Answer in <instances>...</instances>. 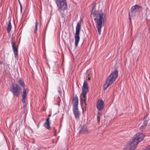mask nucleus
Listing matches in <instances>:
<instances>
[{
  "instance_id": "1",
  "label": "nucleus",
  "mask_w": 150,
  "mask_h": 150,
  "mask_svg": "<svg viewBox=\"0 0 150 150\" xmlns=\"http://www.w3.org/2000/svg\"><path fill=\"white\" fill-rule=\"evenodd\" d=\"M92 15L95 16L94 21L96 23V27L98 29V35H100L101 31L102 24L104 23L105 15L103 12H100L96 14L95 8L93 6L91 13V16Z\"/></svg>"
},
{
  "instance_id": "2",
  "label": "nucleus",
  "mask_w": 150,
  "mask_h": 150,
  "mask_svg": "<svg viewBox=\"0 0 150 150\" xmlns=\"http://www.w3.org/2000/svg\"><path fill=\"white\" fill-rule=\"evenodd\" d=\"M118 76V72L116 70L112 72L106 80L104 86V89H106L116 80Z\"/></svg>"
},
{
  "instance_id": "3",
  "label": "nucleus",
  "mask_w": 150,
  "mask_h": 150,
  "mask_svg": "<svg viewBox=\"0 0 150 150\" xmlns=\"http://www.w3.org/2000/svg\"><path fill=\"white\" fill-rule=\"evenodd\" d=\"M19 86L22 87L23 88V92L21 93V95L22 97L23 107L25 109L26 105L25 101L27 95V89L25 88L26 86L24 81L22 79L19 80Z\"/></svg>"
},
{
  "instance_id": "4",
  "label": "nucleus",
  "mask_w": 150,
  "mask_h": 150,
  "mask_svg": "<svg viewBox=\"0 0 150 150\" xmlns=\"http://www.w3.org/2000/svg\"><path fill=\"white\" fill-rule=\"evenodd\" d=\"M88 85L86 81L85 80L82 87V93L83 97L81 99V102L84 104L85 106L86 105V95L88 91Z\"/></svg>"
},
{
  "instance_id": "5",
  "label": "nucleus",
  "mask_w": 150,
  "mask_h": 150,
  "mask_svg": "<svg viewBox=\"0 0 150 150\" xmlns=\"http://www.w3.org/2000/svg\"><path fill=\"white\" fill-rule=\"evenodd\" d=\"M73 103V110L76 118H79V113L78 111V99L77 96L73 98L72 100Z\"/></svg>"
},
{
  "instance_id": "6",
  "label": "nucleus",
  "mask_w": 150,
  "mask_h": 150,
  "mask_svg": "<svg viewBox=\"0 0 150 150\" xmlns=\"http://www.w3.org/2000/svg\"><path fill=\"white\" fill-rule=\"evenodd\" d=\"M58 10L60 12L64 11L67 8V4L66 0H55Z\"/></svg>"
},
{
  "instance_id": "7",
  "label": "nucleus",
  "mask_w": 150,
  "mask_h": 150,
  "mask_svg": "<svg viewBox=\"0 0 150 150\" xmlns=\"http://www.w3.org/2000/svg\"><path fill=\"white\" fill-rule=\"evenodd\" d=\"M81 20L78 22L76 27V33L75 35V45L76 47L78 46L80 40L79 34L81 27Z\"/></svg>"
},
{
  "instance_id": "8",
  "label": "nucleus",
  "mask_w": 150,
  "mask_h": 150,
  "mask_svg": "<svg viewBox=\"0 0 150 150\" xmlns=\"http://www.w3.org/2000/svg\"><path fill=\"white\" fill-rule=\"evenodd\" d=\"M138 142H137L133 139L132 142L127 145L125 146L124 150H134L137 147Z\"/></svg>"
},
{
  "instance_id": "9",
  "label": "nucleus",
  "mask_w": 150,
  "mask_h": 150,
  "mask_svg": "<svg viewBox=\"0 0 150 150\" xmlns=\"http://www.w3.org/2000/svg\"><path fill=\"white\" fill-rule=\"evenodd\" d=\"M10 90L14 96H19V86L18 85L14 83L12 85L10 88Z\"/></svg>"
},
{
  "instance_id": "10",
  "label": "nucleus",
  "mask_w": 150,
  "mask_h": 150,
  "mask_svg": "<svg viewBox=\"0 0 150 150\" xmlns=\"http://www.w3.org/2000/svg\"><path fill=\"white\" fill-rule=\"evenodd\" d=\"M144 137V134L143 133H138L134 136L133 139L137 142H138V144L143 139Z\"/></svg>"
},
{
  "instance_id": "11",
  "label": "nucleus",
  "mask_w": 150,
  "mask_h": 150,
  "mask_svg": "<svg viewBox=\"0 0 150 150\" xmlns=\"http://www.w3.org/2000/svg\"><path fill=\"white\" fill-rule=\"evenodd\" d=\"M96 106L98 110H103L104 106V103L102 100L99 99L98 100Z\"/></svg>"
},
{
  "instance_id": "12",
  "label": "nucleus",
  "mask_w": 150,
  "mask_h": 150,
  "mask_svg": "<svg viewBox=\"0 0 150 150\" xmlns=\"http://www.w3.org/2000/svg\"><path fill=\"white\" fill-rule=\"evenodd\" d=\"M142 9V8L141 6L138 5H135L132 6L131 9V12H133L134 11L140 12Z\"/></svg>"
},
{
  "instance_id": "13",
  "label": "nucleus",
  "mask_w": 150,
  "mask_h": 150,
  "mask_svg": "<svg viewBox=\"0 0 150 150\" xmlns=\"http://www.w3.org/2000/svg\"><path fill=\"white\" fill-rule=\"evenodd\" d=\"M11 43L12 47L15 54V57H16L18 56V48L16 47V44L13 41V38H12Z\"/></svg>"
},
{
  "instance_id": "14",
  "label": "nucleus",
  "mask_w": 150,
  "mask_h": 150,
  "mask_svg": "<svg viewBox=\"0 0 150 150\" xmlns=\"http://www.w3.org/2000/svg\"><path fill=\"white\" fill-rule=\"evenodd\" d=\"M50 122L49 118H47L44 124V126L45 127L48 129H50Z\"/></svg>"
},
{
  "instance_id": "15",
  "label": "nucleus",
  "mask_w": 150,
  "mask_h": 150,
  "mask_svg": "<svg viewBox=\"0 0 150 150\" xmlns=\"http://www.w3.org/2000/svg\"><path fill=\"white\" fill-rule=\"evenodd\" d=\"M79 133L81 134H86L88 133V129L86 126H84L79 131Z\"/></svg>"
},
{
  "instance_id": "16",
  "label": "nucleus",
  "mask_w": 150,
  "mask_h": 150,
  "mask_svg": "<svg viewBox=\"0 0 150 150\" xmlns=\"http://www.w3.org/2000/svg\"><path fill=\"white\" fill-rule=\"evenodd\" d=\"M12 28V26L11 24V20L9 21L8 24L7 25L6 30L8 33H9L11 31Z\"/></svg>"
},
{
  "instance_id": "17",
  "label": "nucleus",
  "mask_w": 150,
  "mask_h": 150,
  "mask_svg": "<svg viewBox=\"0 0 150 150\" xmlns=\"http://www.w3.org/2000/svg\"><path fill=\"white\" fill-rule=\"evenodd\" d=\"M92 74L91 71V69H89L87 70L86 72V76L87 77L90 76V74Z\"/></svg>"
},
{
  "instance_id": "18",
  "label": "nucleus",
  "mask_w": 150,
  "mask_h": 150,
  "mask_svg": "<svg viewBox=\"0 0 150 150\" xmlns=\"http://www.w3.org/2000/svg\"><path fill=\"white\" fill-rule=\"evenodd\" d=\"M147 124V121H144L143 122L144 125L142 126L141 127V128L142 129H144L145 128L146 126V125Z\"/></svg>"
},
{
  "instance_id": "19",
  "label": "nucleus",
  "mask_w": 150,
  "mask_h": 150,
  "mask_svg": "<svg viewBox=\"0 0 150 150\" xmlns=\"http://www.w3.org/2000/svg\"><path fill=\"white\" fill-rule=\"evenodd\" d=\"M38 25V22H37V21H36V23H35V33H36V31H37V29Z\"/></svg>"
},
{
  "instance_id": "20",
  "label": "nucleus",
  "mask_w": 150,
  "mask_h": 150,
  "mask_svg": "<svg viewBox=\"0 0 150 150\" xmlns=\"http://www.w3.org/2000/svg\"><path fill=\"white\" fill-rule=\"evenodd\" d=\"M101 114L100 113H98L97 116V119H99L100 118Z\"/></svg>"
},
{
  "instance_id": "21",
  "label": "nucleus",
  "mask_w": 150,
  "mask_h": 150,
  "mask_svg": "<svg viewBox=\"0 0 150 150\" xmlns=\"http://www.w3.org/2000/svg\"><path fill=\"white\" fill-rule=\"evenodd\" d=\"M19 4H20V10H21V13H22V6L21 5L20 2L19 1Z\"/></svg>"
},
{
  "instance_id": "22",
  "label": "nucleus",
  "mask_w": 150,
  "mask_h": 150,
  "mask_svg": "<svg viewBox=\"0 0 150 150\" xmlns=\"http://www.w3.org/2000/svg\"><path fill=\"white\" fill-rule=\"evenodd\" d=\"M146 150H150V146L147 148Z\"/></svg>"
},
{
  "instance_id": "23",
  "label": "nucleus",
  "mask_w": 150,
  "mask_h": 150,
  "mask_svg": "<svg viewBox=\"0 0 150 150\" xmlns=\"http://www.w3.org/2000/svg\"><path fill=\"white\" fill-rule=\"evenodd\" d=\"M100 119H97L98 122H99L100 121Z\"/></svg>"
},
{
  "instance_id": "24",
  "label": "nucleus",
  "mask_w": 150,
  "mask_h": 150,
  "mask_svg": "<svg viewBox=\"0 0 150 150\" xmlns=\"http://www.w3.org/2000/svg\"><path fill=\"white\" fill-rule=\"evenodd\" d=\"M19 91H21V89L20 88H19Z\"/></svg>"
},
{
  "instance_id": "25",
  "label": "nucleus",
  "mask_w": 150,
  "mask_h": 150,
  "mask_svg": "<svg viewBox=\"0 0 150 150\" xmlns=\"http://www.w3.org/2000/svg\"><path fill=\"white\" fill-rule=\"evenodd\" d=\"M88 80H89L90 79V77H88Z\"/></svg>"
},
{
  "instance_id": "26",
  "label": "nucleus",
  "mask_w": 150,
  "mask_h": 150,
  "mask_svg": "<svg viewBox=\"0 0 150 150\" xmlns=\"http://www.w3.org/2000/svg\"><path fill=\"white\" fill-rule=\"evenodd\" d=\"M18 57V56L16 57V58H18V57Z\"/></svg>"
},
{
  "instance_id": "27",
  "label": "nucleus",
  "mask_w": 150,
  "mask_h": 150,
  "mask_svg": "<svg viewBox=\"0 0 150 150\" xmlns=\"http://www.w3.org/2000/svg\"><path fill=\"white\" fill-rule=\"evenodd\" d=\"M41 148H40V150H41Z\"/></svg>"
}]
</instances>
